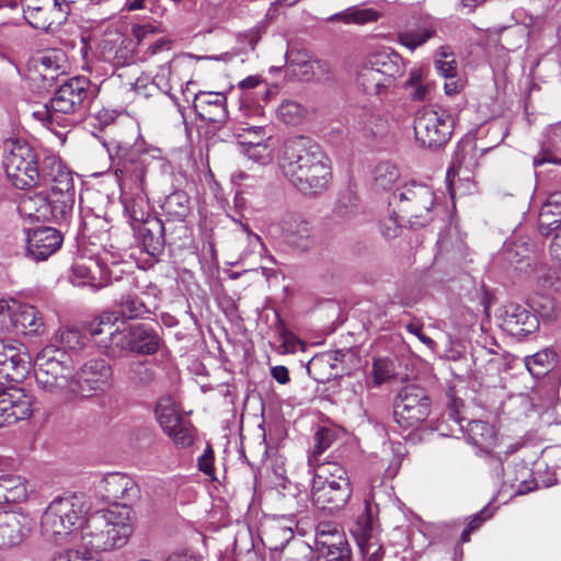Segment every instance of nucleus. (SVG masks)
Masks as SVG:
<instances>
[{
  "instance_id": "obj_1",
  "label": "nucleus",
  "mask_w": 561,
  "mask_h": 561,
  "mask_svg": "<svg viewBox=\"0 0 561 561\" xmlns=\"http://www.w3.org/2000/svg\"><path fill=\"white\" fill-rule=\"evenodd\" d=\"M277 164L282 174L304 194L324 191L331 181L329 158L317 142L305 136L283 142Z\"/></svg>"
},
{
  "instance_id": "obj_2",
  "label": "nucleus",
  "mask_w": 561,
  "mask_h": 561,
  "mask_svg": "<svg viewBox=\"0 0 561 561\" xmlns=\"http://www.w3.org/2000/svg\"><path fill=\"white\" fill-rule=\"evenodd\" d=\"M131 534L128 511L102 510L85 517L76 539L78 549L92 559L93 553L123 547Z\"/></svg>"
},
{
  "instance_id": "obj_3",
  "label": "nucleus",
  "mask_w": 561,
  "mask_h": 561,
  "mask_svg": "<svg viewBox=\"0 0 561 561\" xmlns=\"http://www.w3.org/2000/svg\"><path fill=\"white\" fill-rule=\"evenodd\" d=\"M35 379L45 392L68 402L75 398V366L71 356L55 344L43 347L34 358Z\"/></svg>"
},
{
  "instance_id": "obj_4",
  "label": "nucleus",
  "mask_w": 561,
  "mask_h": 561,
  "mask_svg": "<svg viewBox=\"0 0 561 561\" xmlns=\"http://www.w3.org/2000/svg\"><path fill=\"white\" fill-rule=\"evenodd\" d=\"M90 503L83 494H70L53 500L41 519L43 536L56 543H64L69 538L77 539V531L85 519Z\"/></svg>"
},
{
  "instance_id": "obj_5",
  "label": "nucleus",
  "mask_w": 561,
  "mask_h": 561,
  "mask_svg": "<svg viewBox=\"0 0 561 561\" xmlns=\"http://www.w3.org/2000/svg\"><path fill=\"white\" fill-rule=\"evenodd\" d=\"M91 82L85 77H73L61 84L50 100V105H44L33 113L34 117L47 127L54 123L61 125L60 115L82 114L92 100Z\"/></svg>"
},
{
  "instance_id": "obj_6",
  "label": "nucleus",
  "mask_w": 561,
  "mask_h": 561,
  "mask_svg": "<svg viewBox=\"0 0 561 561\" xmlns=\"http://www.w3.org/2000/svg\"><path fill=\"white\" fill-rule=\"evenodd\" d=\"M393 197L398 218L411 228L425 227L434 219L437 198L432 186L411 181L400 186Z\"/></svg>"
},
{
  "instance_id": "obj_7",
  "label": "nucleus",
  "mask_w": 561,
  "mask_h": 561,
  "mask_svg": "<svg viewBox=\"0 0 561 561\" xmlns=\"http://www.w3.org/2000/svg\"><path fill=\"white\" fill-rule=\"evenodd\" d=\"M2 165L8 179L18 190H28L41 182L37 154L25 141L9 139L4 142Z\"/></svg>"
},
{
  "instance_id": "obj_8",
  "label": "nucleus",
  "mask_w": 561,
  "mask_h": 561,
  "mask_svg": "<svg viewBox=\"0 0 561 561\" xmlns=\"http://www.w3.org/2000/svg\"><path fill=\"white\" fill-rule=\"evenodd\" d=\"M110 152L121 186L128 187L136 194L145 193L146 173L154 156L149 150L122 144H117Z\"/></svg>"
},
{
  "instance_id": "obj_9",
  "label": "nucleus",
  "mask_w": 561,
  "mask_h": 561,
  "mask_svg": "<svg viewBox=\"0 0 561 561\" xmlns=\"http://www.w3.org/2000/svg\"><path fill=\"white\" fill-rule=\"evenodd\" d=\"M454 131L451 114L442 107H424L414 118V134L417 144L430 150L445 147Z\"/></svg>"
},
{
  "instance_id": "obj_10",
  "label": "nucleus",
  "mask_w": 561,
  "mask_h": 561,
  "mask_svg": "<svg viewBox=\"0 0 561 561\" xmlns=\"http://www.w3.org/2000/svg\"><path fill=\"white\" fill-rule=\"evenodd\" d=\"M431 413V401L425 391L416 386L404 387L393 403L396 423L405 431L417 430Z\"/></svg>"
},
{
  "instance_id": "obj_11",
  "label": "nucleus",
  "mask_w": 561,
  "mask_h": 561,
  "mask_svg": "<svg viewBox=\"0 0 561 561\" xmlns=\"http://www.w3.org/2000/svg\"><path fill=\"white\" fill-rule=\"evenodd\" d=\"M113 370L111 365L102 358H91L87 360L75 377V397L81 396L89 398L98 392H104L110 389L112 383Z\"/></svg>"
},
{
  "instance_id": "obj_12",
  "label": "nucleus",
  "mask_w": 561,
  "mask_h": 561,
  "mask_svg": "<svg viewBox=\"0 0 561 561\" xmlns=\"http://www.w3.org/2000/svg\"><path fill=\"white\" fill-rule=\"evenodd\" d=\"M30 366L31 356L21 343L0 340V386L22 381Z\"/></svg>"
},
{
  "instance_id": "obj_13",
  "label": "nucleus",
  "mask_w": 561,
  "mask_h": 561,
  "mask_svg": "<svg viewBox=\"0 0 561 561\" xmlns=\"http://www.w3.org/2000/svg\"><path fill=\"white\" fill-rule=\"evenodd\" d=\"M317 561H352V551L343 531L321 523L316 531Z\"/></svg>"
},
{
  "instance_id": "obj_14",
  "label": "nucleus",
  "mask_w": 561,
  "mask_h": 561,
  "mask_svg": "<svg viewBox=\"0 0 561 561\" xmlns=\"http://www.w3.org/2000/svg\"><path fill=\"white\" fill-rule=\"evenodd\" d=\"M39 206L36 208L37 220L55 221L59 225L69 224L75 205V187L53 191L49 196L38 197Z\"/></svg>"
},
{
  "instance_id": "obj_15",
  "label": "nucleus",
  "mask_w": 561,
  "mask_h": 561,
  "mask_svg": "<svg viewBox=\"0 0 561 561\" xmlns=\"http://www.w3.org/2000/svg\"><path fill=\"white\" fill-rule=\"evenodd\" d=\"M99 490L107 501L123 502L121 508H114L118 512H124V510L129 512L128 505L137 501L140 495L139 486L135 480L121 472H111L104 476L100 481Z\"/></svg>"
},
{
  "instance_id": "obj_16",
  "label": "nucleus",
  "mask_w": 561,
  "mask_h": 561,
  "mask_svg": "<svg viewBox=\"0 0 561 561\" xmlns=\"http://www.w3.org/2000/svg\"><path fill=\"white\" fill-rule=\"evenodd\" d=\"M364 561H382L383 549L374 535L373 513L369 500H365V512L352 529Z\"/></svg>"
},
{
  "instance_id": "obj_17",
  "label": "nucleus",
  "mask_w": 561,
  "mask_h": 561,
  "mask_svg": "<svg viewBox=\"0 0 561 561\" xmlns=\"http://www.w3.org/2000/svg\"><path fill=\"white\" fill-rule=\"evenodd\" d=\"M501 328L514 336H525L538 328V319L526 307L508 302L499 309Z\"/></svg>"
},
{
  "instance_id": "obj_18",
  "label": "nucleus",
  "mask_w": 561,
  "mask_h": 561,
  "mask_svg": "<svg viewBox=\"0 0 561 561\" xmlns=\"http://www.w3.org/2000/svg\"><path fill=\"white\" fill-rule=\"evenodd\" d=\"M33 527L28 514L16 511L0 512V549L20 545Z\"/></svg>"
},
{
  "instance_id": "obj_19",
  "label": "nucleus",
  "mask_w": 561,
  "mask_h": 561,
  "mask_svg": "<svg viewBox=\"0 0 561 561\" xmlns=\"http://www.w3.org/2000/svg\"><path fill=\"white\" fill-rule=\"evenodd\" d=\"M352 492L351 483L312 485L311 500L317 510L333 514L346 505Z\"/></svg>"
},
{
  "instance_id": "obj_20",
  "label": "nucleus",
  "mask_w": 561,
  "mask_h": 561,
  "mask_svg": "<svg viewBox=\"0 0 561 561\" xmlns=\"http://www.w3.org/2000/svg\"><path fill=\"white\" fill-rule=\"evenodd\" d=\"M27 253L36 261L46 260L62 244L61 233L51 227H39L26 231Z\"/></svg>"
},
{
  "instance_id": "obj_21",
  "label": "nucleus",
  "mask_w": 561,
  "mask_h": 561,
  "mask_svg": "<svg viewBox=\"0 0 561 561\" xmlns=\"http://www.w3.org/2000/svg\"><path fill=\"white\" fill-rule=\"evenodd\" d=\"M193 106L197 115L209 123L224 124L228 119L227 98L220 92H199Z\"/></svg>"
},
{
  "instance_id": "obj_22",
  "label": "nucleus",
  "mask_w": 561,
  "mask_h": 561,
  "mask_svg": "<svg viewBox=\"0 0 561 561\" xmlns=\"http://www.w3.org/2000/svg\"><path fill=\"white\" fill-rule=\"evenodd\" d=\"M10 313L13 322L12 333L39 335L43 332L44 319L34 306L12 300Z\"/></svg>"
},
{
  "instance_id": "obj_23",
  "label": "nucleus",
  "mask_w": 561,
  "mask_h": 561,
  "mask_svg": "<svg viewBox=\"0 0 561 561\" xmlns=\"http://www.w3.org/2000/svg\"><path fill=\"white\" fill-rule=\"evenodd\" d=\"M39 178L41 182L37 185L47 186L50 192L75 187L71 171L55 156L46 157L43 160Z\"/></svg>"
},
{
  "instance_id": "obj_24",
  "label": "nucleus",
  "mask_w": 561,
  "mask_h": 561,
  "mask_svg": "<svg viewBox=\"0 0 561 561\" xmlns=\"http://www.w3.org/2000/svg\"><path fill=\"white\" fill-rule=\"evenodd\" d=\"M366 60L393 85L405 72V64L401 55L388 47L368 55Z\"/></svg>"
},
{
  "instance_id": "obj_25",
  "label": "nucleus",
  "mask_w": 561,
  "mask_h": 561,
  "mask_svg": "<svg viewBox=\"0 0 561 561\" xmlns=\"http://www.w3.org/2000/svg\"><path fill=\"white\" fill-rule=\"evenodd\" d=\"M135 232L147 253L154 255L163 249L164 226L158 217H147L138 224L135 228Z\"/></svg>"
},
{
  "instance_id": "obj_26",
  "label": "nucleus",
  "mask_w": 561,
  "mask_h": 561,
  "mask_svg": "<svg viewBox=\"0 0 561 561\" xmlns=\"http://www.w3.org/2000/svg\"><path fill=\"white\" fill-rule=\"evenodd\" d=\"M356 83L363 92L376 96L387 95L390 89L394 87L366 59L358 67Z\"/></svg>"
},
{
  "instance_id": "obj_27",
  "label": "nucleus",
  "mask_w": 561,
  "mask_h": 561,
  "mask_svg": "<svg viewBox=\"0 0 561 561\" xmlns=\"http://www.w3.org/2000/svg\"><path fill=\"white\" fill-rule=\"evenodd\" d=\"M561 122L549 126L540 144V151L534 157L535 168L545 163L561 165Z\"/></svg>"
},
{
  "instance_id": "obj_28",
  "label": "nucleus",
  "mask_w": 561,
  "mask_h": 561,
  "mask_svg": "<svg viewBox=\"0 0 561 561\" xmlns=\"http://www.w3.org/2000/svg\"><path fill=\"white\" fill-rule=\"evenodd\" d=\"M467 440L485 454H491L497 445V434L493 425L484 421H471L466 427Z\"/></svg>"
},
{
  "instance_id": "obj_29",
  "label": "nucleus",
  "mask_w": 561,
  "mask_h": 561,
  "mask_svg": "<svg viewBox=\"0 0 561 561\" xmlns=\"http://www.w3.org/2000/svg\"><path fill=\"white\" fill-rule=\"evenodd\" d=\"M287 71L301 81H309L321 68V61L312 59L306 50L290 49L286 54Z\"/></svg>"
},
{
  "instance_id": "obj_30",
  "label": "nucleus",
  "mask_w": 561,
  "mask_h": 561,
  "mask_svg": "<svg viewBox=\"0 0 561 561\" xmlns=\"http://www.w3.org/2000/svg\"><path fill=\"white\" fill-rule=\"evenodd\" d=\"M284 234L289 243L301 250L312 244V228L301 216L294 215L284 222Z\"/></svg>"
},
{
  "instance_id": "obj_31",
  "label": "nucleus",
  "mask_w": 561,
  "mask_h": 561,
  "mask_svg": "<svg viewBox=\"0 0 561 561\" xmlns=\"http://www.w3.org/2000/svg\"><path fill=\"white\" fill-rule=\"evenodd\" d=\"M0 400L3 409H9V412L16 415L19 420H25L32 415L33 397L23 389H10L0 394Z\"/></svg>"
},
{
  "instance_id": "obj_32",
  "label": "nucleus",
  "mask_w": 561,
  "mask_h": 561,
  "mask_svg": "<svg viewBox=\"0 0 561 561\" xmlns=\"http://www.w3.org/2000/svg\"><path fill=\"white\" fill-rule=\"evenodd\" d=\"M28 496L27 481L16 474L0 476V503H21Z\"/></svg>"
},
{
  "instance_id": "obj_33",
  "label": "nucleus",
  "mask_w": 561,
  "mask_h": 561,
  "mask_svg": "<svg viewBox=\"0 0 561 561\" xmlns=\"http://www.w3.org/2000/svg\"><path fill=\"white\" fill-rule=\"evenodd\" d=\"M25 20L35 28H48L54 20H50L51 0H22Z\"/></svg>"
},
{
  "instance_id": "obj_34",
  "label": "nucleus",
  "mask_w": 561,
  "mask_h": 561,
  "mask_svg": "<svg viewBox=\"0 0 561 561\" xmlns=\"http://www.w3.org/2000/svg\"><path fill=\"white\" fill-rule=\"evenodd\" d=\"M314 476L312 485L351 483L346 469L334 461L313 463Z\"/></svg>"
},
{
  "instance_id": "obj_35",
  "label": "nucleus",
  "mask_w": 561,
  "mask_h": 561,
  "mask_svg": "<svg viewBox=\"0 0 561 561\" xmlns=\"http://www.w3.org/2000/svg\"><path fill=\"white\" fill-rule=\"evenodd\" d=\"M160 345L157 332L147 324L131 327V352L154 354Z\"/></svg>"
},
{
  "instance_id": "obj_36",
  "label": "nucleus",
  "mask_w": 561,
  "mask_h": 561,
  "mask_svg": "<svg viewBox=\"0 0 561 561\" xmlns=\"http://www.w3.org/2000/svg\"><path fill=\"white\" fill-rule=\"evenodd\" d=\"M381 13L373 8H363L360 5L350 7L341 12L328 18L329 22H342L344 24L365 25L377 22Z\"/></svg>"
},
{
  "instance_id": "obj_37",
  "label": "nucleus",
  "mask_w": 561,
  "mask_h": 561,
  "mask_svg": "<svg viewBox=\"0 0 561 561\" xmlns=\"http://www.w3.org/2000/svg\"><path fill=\"white\" fill-rule=\"evenodd\" d=\"M436 34L437 30L433 24H422L414 28L399 32L398 43L413 51L424 45L428 39L435 37Z\"/></svg>"
},
{
  "instance_id": "obj_38",
  "label": "nucleus",
  "mask_w": 561,
  "mask_h": 561,
  "mask_svg": "<svg viewBox=\"0 0 561 561\" xmlns=\"http://www.w3.org/2000/svg\"><path fill=\"white\" fill-rule=\"evenodd\" d=\"M60 55L57 51H48L33 59V70L43 81L50 82L60 73Z\"/></svg>"
},
{
  "instance_id": "obj_39",
  "label": "nucleus",
  "mask_w": 561,
  "mask_h": 561,
  "mask_svg": "<svg viewBox=\"0 0 561 561\" xmlns=\"http://www.w3.org/2000/svg\"><path fill=\"white\" fill-rule=\"evenodd\" d=\"M156 417L163 432L170 431L183 420L175 401L171 397H162L156 404Z\"/></svg>"
},
{
  "instance_id": "obj_40",
  "label": "nucleus",
  "mask_w": 561,
  "mask_h": 561,
  "mask_svg": "<svg viewBox=\"0 0 561 561\" xmlns=\"http://www.w3.org/2000/svg\"><path fill=\"white\" fill-rule=\"evenodd\" d=\"M557 353L551 348H545L526 357V367L534 377H541L557 364Z\"/></svg>"
},
{
  "instance_id": "obj_41",
  "label": "nucleus",
  "mask_w": 561,
  "mask_h": 561,
  "mask_svg": "<svg viewBox=\"0 0 561 561\" xmlns=\"http://www.w3.org/2000/svg\"><path fill=\"white\" fill-rule=\"evenodd\" d=\"M51 344L57 345L66 353H68V351H78L84 346V336L76 328L61 327L56 331Z\"/></svg>"
},
{
  "instance_id": "obj_42",
  "label": "nucleus",
  "mask_w": 561,
  "mask_h": 561,
  "mask_svg": "<svg viewBox=\"0 0 561 561\" xmlns=\"http://www.w3.org/2000/svg\"><path fill=\"white\" fill-rule=\"evenodd\" d=\"M399 178V169L388 161L377 164L373 172L374 185L377 190L391 188Z\"/></svg>"
},
{
  "instance_id": "obj_43",
  "label": "nucleus",
  "mask_w": 561,
  "mask_h": 561,
  "mask_svg": "<svg viewBox=\"0 0 561 561\" xmlns=\"http://www.w3.org/2000/svg\"><path fill=\"white\" fill-rule=\"evenodd\" d=\"M188 204V196L183 191H175L165 198L162 207L168 215L183 220L190 211Z\"/></svg>"
},
{
  "instance_id": "obj_44",
  "label": "nucleus",
  "mask_w": 561,
  "mask_h": 561,
  "mask_svg": "<svg viewBox=\"0 0 561 561\" xmlns=\"http://www.w3.org/2000/svg\"><path fill=\"white\" fill-rule=\"evenodd\" d=\"M240 144L245 147L244 153L249 159L261 164H265L271 160L273 145L270 137H266L265 141L245 140L240 141Z\"/></svg>"
},
{
  "instance_id": "obj_45",
  "label": "nucleus",
  "mask_w": 561,
  "mask_h": 561,
  "mask_svg": "<svg viewBox=\"0 0 561 561\" xmlns=\"http://www.w3.org/2000/svg\"><path fill=\"white\" fill-rule=\"evenodd\" d=\"M194 428L184 419L173 428L164 432L179 448H187L194 443Z\"/></svg>"
},
{
  "instance_id": "obj_46",
  "label": "nucleus",
  "mask_w": 561,
  "mask_h": 561,
  "mask_svg": "<svg viewBox=\"0 0 561 561\" xmlns=\"http://www.w3.org/2000/svg\"><path fill=\"white\" fill-rule=\"evenodd\" d=\"M108 342L104 344L105 347L117 348L119 351H130L131 352V327L127 329H121L117 325L115 329L113 328L110 331V335L107 336Z\"/></svg>"
},
{
  "instance_id": "obj_47",
  "label": "nucleus",
  "mask_w": 561,
  "mask_h": 561,
  "mask_svg": "<svg viewBox=\"0 0 561 561\" xmlns=\"http://www.w3.org/2000/svg\"><path fill=\"white\" fill-rule=\"evenodd\" d=\"M118 320L119 318L115 313L104 312L90 322L88 331L92 336L102 334L108 336Z\"/></svg>"
},
{
  "instance_id": "obj_48",
  "label": "nucleus",
  "mask_w": 561,
  "mask_h": 561,
  "mask_svg": "<svg viewBox=\"0 0 561 561\" xmlns=\"http://www.w3.org/2000/svg\"><path fill=\"white\" fill-rule=\"evenodd\" d=\"M277 115L285 124H298L305 115V108L295 101H284L277 108Z\"/></svg>"
},
{
  "instance_id": "obj_49",
  "label": "nucleus",
  "mask_w": 561,
  "mask_h": 561,
  "mask_svg": "<svg viewBox=\"0 0 561 561\" xmlns=\"http://www.w3.org/2000/svg\"><path fill=\"white\" fill-rule=\"evenodd\" d=\"M314 445L308 458L309 465L318 463L319 457L332 444L333 435L328 428H320L314 435Z\"/></svg>"
},
{
  "instance_id": "obj_50",
  "label": "nucleus",
  "mask_w": 561,
  "mask_h": 561,
  "mask_svg": "<svg viewBox=\"0 0 561 561\" xmlns=\"http://www.w3.org/2000/svg\"><path fill=\"white\" fill-rule=\"evenodd\" d=\"M149 312L146 305L134 296H127L122 300L121 313L128 319L140 318Z\"/></svg>"
},
{
  "instance_id": "obj_51",
  "label": "nucleus",
  "mask_w": 561,
  "mask_h": 561,
  "mask_svg": "<svg viewBox=\"0 0 561 561\" xmlns=\"http://www.w3.org/2000/svg\"><path fill=\"white\" fill-rule=\"evenodd\" d=\"M387 449H389L392 454H393V457L392 459L389 461V465L388 467L386 468L385 470V477L387 479H393L400 467H401V462H402V459L403 457L405 456V446L401 443H389L386 447Z\"/></svg>"
},
{
  "instance_id": "obj_52",
  "label": "nucleus",
  "mask_w": 561,
  "mask_h": 561,
  "mask_svg": "<svg viewBox=\"0 0 561 561\" xmlns=\"http://www.w3.org/2000/svg\"><path fill=\"white\" fill-rule=\"evenodd\" d=\"M358 128L362 130L364 137L371 138L381 131L382 121L377 114L364 112L358 121Z\"/></svg>"
},
{
  "instance_id": "obj_53",
  "label": "nucleus",
  "mask_w": 561,
  "mask_h": 561,
  "mask_svg": "<svg viewBox=\"0 0 561 561\" xmlns=\"http://www.w3.org/2000/svg\"><path fill=\"white\" fill-rule=\"evenodd\" d=\"M394 374L393 362L389 358H376L373 364L374 383L376 386L390 379Z\"/></svg>"
},
{
  "instance_id": "obj_54",
  "label": "nucleus",
  "mask_w": 561,
  "mask_h": 561,
  "mask_svg": "<svg viewBox=\"0 0 561 561\" xmlns=\"http://www.w3.org/2000/svg\"><path fill=\"white\" fill-rule=\"evenodd\" d=\"M129 379L137 385H147L154 379L153 370L141 362H133L128 368Z\"/></svg>"
},
{
  "instance_id": "obj_55",
  "label": "nucleus",
  "mask_w": 561,
  "mask_h": 561,
  "mask_svg": "<svg viewBox=\"0 0 561 561\" xmlns=\"http://www.w3.org/2000/svg\"><path fill=\"white\" fill-rule=\"evenodd\" d=\"M116 66H127L133 62V48L130 39H122L119 45L115 48L114 55L111 58Z\"/></svg>"
},
{
  "instance_id": "obj_56",
  "label": "nucleus",
  "mask_w": 561,
  "mask_h": 561,
  "mask_svg": "<svg viewBox=\"0 0 561 561\" xmlns=\"http://www.w3.org/2000/svg\"><path fill=\"white\" fill-rule=\"evenodd\" d=\"M505 259L511 263H516V270L520 272L519 276H527L528 270L533 268L531 261L533 259L529 255H523L520 259H517L519 255L517 250L513 247L507 245L505 251Z\"/></svg>"
},
{
  "instance_id": "obj_57",
  "label": "nucleus",
  "mask_w": 561,
  "mask_h": 561,
  "mask_svg": "<svg viewBox=\"0 0 561 561\" xmlns=\"http://www.w3.org/2000/svg\"><path fill=\"white\" fill-rule=\"evenodd\" d=\"M492 515V513L490 512L489 507L485 506L484 508H482L479 513L474 514L473 516H471L467 527L463 529V531L461 533V541L462 542H468L470 541V535L471 533L476 531L477 529H479L481 527V525L488 519L490 518Z\"/></svg>"
},
{
  "instance_id": "obj_58",
  "label": "nucleus",
  "mask_w": 561,
  "mask_h": 561,
  "mask_svg": "<svg viewBox=\"0 0 561 561\" xmlns=\"http://www.w3.org/2000/svg\"><path fill=\"white\" fill-rule=\"evenodd\" d=\"M344 354L340 350L335 352L324 353L320 356H316L311 359L308 370L310 373L311 369L322 368L324 366H329L332 369H335L336 363L340 362Z\"/></svg>"
},
{
  "instance_id": "obj_59",
  "label": "nucleus",
  "mask_w": 561,
  "mask_h": 561,
  "mask_svg": "<svg viewBox=\"0 0 561 561\" xmlns=\"http://www.w3.org/2000/svg\"><path fill=\"white\" fill-rule=\"evenodd\" d=\"M171 50V42L167 38H158L153 44L149 45L142 53L139 59L141 61H150L157 55L169 54Z\"/></svg>"
},
{
  "instance_id": "obj_60",
  "label": "nucleus",
  "mask_w": 561,
  "mask_h": 561,
  "mask_svg": "<svg viewBox=\"0 0 561 561\" xmlns=\"http://www.w3.org/2000/svg\"><path fill=\"white\" fill-rule=\"evenodd\" d=\"M279 341L280 353L283 354L295 353L298 346L301 344L300 340L294 333L287 330H282L279 332Z\"/></svg>"
},
{
  "instance_id": "obj_61",
  "label": "nucleus",
  "mask_w": 561,
  "mask_h": 561,
  "mask_svg": "<svg viewBox=\"0 0 561 561\" xmlns=\"http://www.w3.org/2000/svg\"><path fill=\"white\" fill-rule=\"evenodd\" d=\"M236 136L240 139V141H264L263 139L265 138V129L262 126L243 127L238 129Z\"/></svg>"
},
{
  "instance_id": "obj_62",
  "label": "nucleus",
  "mask_w": 561,
  "mask_h": 561,
  "mask_svg": "<svg viewBox=\"0 0 561 561\" xmlns=\"http://www.w3.org/2000/svg\"><path fill=\"white\" fill-rule=\"evenodd\" d=\"M264 31V26H255L248 30L243 34H240V43L247 45L250 50H254L257 43L261 41Z\"/></svg>"
},
{
  "instance_id": "obj_63",
  "label": "nucleus",
  "mask_w": 561,
  "mask_h": 561,
  "mask_svg": "<svg viewBox=\"0 0 561 561\" xmlns=\"http://www.w3.org/2000/svg\"><path fill=\"white\" fill-rule=\"evenodd\" d=\"M197 466L199 471L214 478V451L210 445H207L203 455L198 457Z\"/></svg>"
},
{
  "instance_id": "obj_64",
  "label": "nucleus",
  "mask_w": 561,
  "mask_h": 561,
  "mask_svg": "<svg viewBox=\"0 0 561 561\" xmlns=\"http://www.w3.org/2000/svg\"><path fill=\"white\" fill-rule=\"evenodd\" d=\"M10 317V301L0 300V335L12 333L13 322Z\"/></svg>"
}]
</instances>
